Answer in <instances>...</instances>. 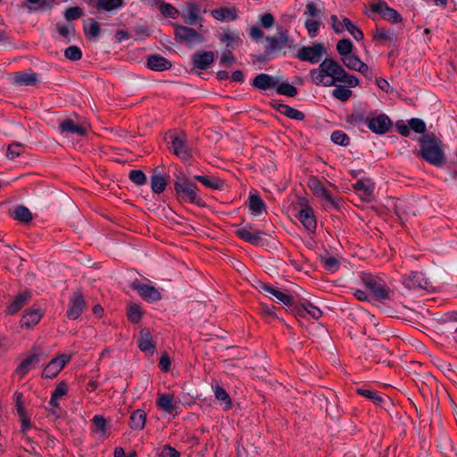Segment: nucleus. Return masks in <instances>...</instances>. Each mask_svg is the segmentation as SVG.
Returning a JSON list of instances; mask_svg holds the SVG:
<instances>
[{"label": "nucleus", "mask_w": 457, "mask_h": 457, "mask_svg": "<svg viewBox=\"0 0 457 457\" xmlns=\"http://www.w3.org/2000/svg\"><path fill=\"white\" fill-rule=\"evenodd\" d=\"M361 281L377 301L382 302L389 299V288L382 278L370 273H363L361 275Z\"/></svg>", "instance_id": "20e7f679"}, {"label": "nucleus", "mask_w": 457, "mask_h": 457, "mask_svg": "<svg viewBox=\"0 0 457 457\" xmlns=\"http://www.w3.org/2000/svg\"><path fill=\"white\" fill-rule=\"evenodd\" d=\"M260 21L263 28L269 29L273 25L274 18H273L272 14L267 12V13L261 15Z\"/></svg>", "instance_id": "774afa93"}, {"label": "nucleus", "mask_w": 457, "mask_h": 457, "mask_svg": "<svg viewBox=\"0 0 457 457\" xmlns=\"http://www.w3.org/2000/svg\"><path fill=\"white\" fill-rule=\"evenodd\" d=\"M10 215L13 220L29 222L32 220V214L30 211L22 205L14 207L10 211Z\"/></svg>", "instance_id": "e433bc0d"}, {"label": "nucleus", "mask_w": 457, "mask_h": 457, "mask_svg": "<svg viewBox=\"0 0 457 457\" xmlns=\"http://www.w3.org/2000/svg\"><path fill=\"white\" fill-rule=\"evenodd\" d=\"M156 406L158 409L172 413L175 411L173 395L169 394H159L156 399Z\"/></svg>", "instance_id": "72a5a7b5"}, {"label": "nucleus", "mask_w": 457, "mask_h": 457, "mask_svg": "<svg viewBox=\"0 0 457 457\" xmlns=\"http://www.w3.org/2000/svg\"><path fill=\"white\" fill-rule=\"evenodd\" d=\"M58 129L62 135H76L82 137L86 135L87 129L71 119H65L59 124Z\"/></svg>", "instance_id": "aec40b11"}, {"label": "nucleus", "mask_w": 457, "mask_h": 457, "mask_svg": "<svg viewBox=\"0 0 457 457\" xmlns=\"http://www.w3.org/2000/svg\"><path fill=\"white\" fill-rule=\"evenodd\" d=\"M255 288L260 292L264 294L266 296L271 295L279 303L287 306H291L293 303V297L282 291H279L260 280H256Z\"/></svg>", "instance_id": "f8f14e48"}, {"label": "nucleus", "mask_w": 457, "mask_h": 457, "mask_svg": "<svg viewBox=\"0 0 457 457\" xmlns=\"http://www.w3.org/2000/svg\"><path fill=\"white\" fill-rule=\"evenodd\" d=\"M356 393L369 400H370L376 405H380L384 399L383 397L377 392L366 388H358Z\"/></svg>", "instance_id": "c03bdc74"}, {"label": "nucleus", "mask_w": 457, "mask_h": 457, "mask_svg": "<svg viewBox=\"0 0 457 457\" xmlns=\"http://www.w3.org/2000/svg\"><path fill=\"white\" fill-rule=\"evenodd\" d=\"M161 457H180L179 452H178L175 448L170 445H164L162 449Z\"/></svg>", "instance_id": "338daca9"}, {"label": "nucleus", "mask_w": 457, "mask_h": 457, "mask_svg": "<svg viewBox=\"0 0 457 457\" xmlns=\"http://www.w3.org/2000/svg\"><path fill=\"white\" fill-rule=\"evenodd\" d=\"M397 38V36L394 30L386 29L384 28L378 29L377 28L374 32V40L386 43V42H395Z\"/></svg>", "instance_id": "4c0bfd02"}, {"label": "nucleus", "mask_w": 457, "mask_h": 457, "mask_svg": "<svg viewBox=\"0 0 457 457\" xmlns=\"http://www.w3.org/2000/svg\"><path fill=\"white\" fill-rule=\"evenodd\" d=\"M15 81L20 85L31 86L37 82V74L35 72H18Z\"/></svg>", "instance_id": "79ce46f5"}, {"label": "nucleus", "mask_w": 457, "mask_h": 457, "mask_svg": "<svg viewBox=\"0 0 457 457\" xmlns=\"http://www.w3.org/2000/svg\"><path fill=\"white\" fill-rule=\"evenodd\" d=\"M167 186L166 178L161 173H154L151 176V189L155 194L162 193Z\"/></svg>", "instance_id": "58836bf2"}, {"label": "nucleus", "mask_w": 457, "mask_h": 457, "mask_svg": "<svg viewBox=\"0 0 457 457\" xmlns=\"http://www.w3.org/2000/svg\"><path fill=\"white\" fill-rule=\"evenodd\" d=\"M278 94L293 97L297 94V88L289 83H278L275 87Z\"/></svg>", "instance_id": "8fccbe9b"}, {"label": "nucleus", "mask_w": 457, "mask_h": 457, "mask_svg": "<svg viewBox=\"0 0 457 457\" xmlns=\"http://www.w3.org/2000/svg\"><path fill=\"white\" fill-rule=\"evenodd\" d=\"M68 393V386L64 381L60 382L52 393L49 404L54 408H59V399Z\"/></svg>", "instance_id": "c9c22d12"}, {"label": "nucleus", "mask_w": 457, "mask_h": 457, "mask_svg": "<svg viewBox=\"0 0 457 457\" xmlns=\"http://www.w3.org/2000/svg\"><path fill=\"white\" fill-rule=\"evenodd\" d=\"M83 15V10L80 7H70L65 12V19L67 21H74Z\"/></svg>", "instance_id": "e2e57ef3"}, {"label": "nucleus", "mask_w": 457, "mask_h": 457, "mask_svg": "<svg viewBox=\"0 0 457 457\" xmlns=\"http://www.w3.org/2000/svg\"><path fill=\"white\" fill-rule=\"evenodd\" d=\"M335 87V89L331 93V96L334 98L340 100L341 102H346L350 99L353 94L352 90L340 84H337Z\"/></svg>", "instance_id": "a18cd8bd"}, {"label": "nucleus", "mask_w": 457, "mask_h": 457, "mask_svg": "<svg viewBox=\"0 0 457 457\" xmlns=\"http://www.w3.org/2000/svg\"><path fill=\"white\" fill-rule=\"evenodd\" d=\"M127 315L132 323H138L142 318V311L140 306L137 304L129 305L127 310Z\"/></svg>", "instance_id": "603ef678"}, {"label": "nucleus", "mask_w": 457, "mask_h": 457, "mask_svg": "<svg viewBox=\"0 0 457 457\" xmlns=\"http://www.w3.org/2000/svg\"><path fill=\"white\" fill-rule=\"evenodd\" d=\"M353 187L356 192L360 193V196L364 201L370 200L375 189V184L368 178L357 180Z\"/></svg>", "instance_id": "393cba45"}, {"label": "nucleus", "mask_w": 457, "mask_h": 457, "mask_svg": "<svg viewBox=\"0 0 457 457\" xmlns=\"http://www.w3.org/2000/svg\"><path fill=\"white\" fill-rule=\"evenodd\" d=\"M64 55L71 61H79L82 57L81 50L76 46H71L66 48Z\"/></svg>", "instance_id": "13d9d810"}, {"label": "nucleus", "mask_w": 457, "mask_h": 457, "mask_svg": "<svg viewBox=\"0 0 457 457\" xmlns=\"http://www.w3.org/2000/svg\"><path fill=\"white\" fill-rule=\"evenodd\" d=\"M410 129L416 133L422 134L426 131L425 122L419 118H411L409 121Z\"/></svg>", "instance_id": "bf43d9fd"}, {"label": "nucleus", "mask_w": 457, "mask_h": 457, "mask_svg": "<svg viewBox=\"0 0 457 457\" xmlns=\"http://www.w3.org/2000/svg\"><path fill=\"white\" fill-rule=\"evenodd\" d=\"M305 29L311 37H315L318 35L320 29V22L314 20H307L304 23Z\"/></svg>", "instance_id": "052dcab7"}, {"label": "nucleus", "mask_w": 457, "mask_h": 457, "mask_svg": "<svg viewBox=\"0 0 457 457\" xmlns=\"http://www.w3.org/2000/svg\"><path fill=\"white\" fill-rule=\"evenodd\" d=\"M215 399L220 403L224 411H228L232 407V400L226 390L219 384L212 386Z\"/></svg>", "instance_id": "c85d7f7f"}, {"label": "nucleus", "mask_w": 457, "mask_h": 457, "mask_svg": "<svg viewBox=\"0 0 457 457\" xmlns=\"http://www.w3.org/2000/svg\"><path fill=\"white\" fill-rule=\"evenodd\" d=\"M24 151V146L20 143H12L9 145L6 156L8 159L13 160L16 157H19Z\"/></svg>", "instance_id": "5fc2aeb1"}, {"label": "nucleus", "mask_w": 457, "mask_h": 457, "mask_svg": "<svg viewBox=\"0 0 457 457\" xmlns=\"http://www.w3.org/2000/svg\"><path fill=\"white\" fill-rule=\"evenodd\" d=\"M146 421V413L140 409H137L130 414L129 427L133 430H142L145 428Z\"/></svg>", "instance_id": "2f4dec72"}, {"label": "nucleus", "mask_w": 457, "mask_h": 457, "mask_svg": "<svg viewBox=\"0 0 457 457\" xmlns=\"http://www.w3.org/2000/svg\"><path fill=\"white\" fill-rule=\"evenodd\" d=\"M174 189L178 195L190 204L201 205L198 187L186 177H179L174 183Z\"/></svg>", "instance_id": "7ed1b4c3"}, {"label": "nucleus", "mask_w": 457, "mask_h": 457, "mask_svg": "<svg viewBox=\"0 0 457 457\" xmlns=\"http://www.w3.org/2000/svg\"><path fill=\"white\" fill-rule=\"evenodd\" d=\"M85 300L80 293L75 292L70 298L67 317L71 320L78 319L84 309Z\"/></svg>", "instance_id": "a211bd4d"}, {"label": "nucleus", "mask_w": 457, "mask_h": 457, "mask_svg": "<svg viewBox=\"0 0 457 457\" xmlns=\"http://www.w3.org/2000/svg\"><path fill=\"white\" fill-rule=\"evenodd\" d=\"M200 8L195 4H189L183 12L184 21L188 25H195L200 17Z\"/></svg>", "instance_id": "f704fd0d"}, {"label": "nucleus", "mask_w": 457, "mask_h": 457, "mask_svg": "<svg viewBox=\"0 0 457 457\" xmlns=\"http://www.w3.org/2000/svg\"><path fill=\"white\" fill-rule=\"evenodd\" d=\"M219 39L227 45V47L234 48V43L239 40V37L230 32L220 34Z\"/></svg>", "instance_id": "0e129e2a"}, {"label": "nucleus", "mask_w": 457, "mask_h": 457, "mask_svg": "<svg viewBox=\"0 0 457 457\" xmlns=\"http://www.w3.org/2000/svg\"><path fill=\"white\" fill-rule=\"evenodd\" d=\"M417 156L436 167L441 168L446 162L445 145L436 137L424 136L420 140Z\"/></svg>", "instance_id": "f03ea898"}, {"label": "nucleus", "mask_w": 457, "mask_h": 457, "mask_svg": "<svg viewBox=\"0 0 457 457\" xmlns=\"http://www.w3.org/2000/svg\"><path fill=\"white\" fill-rule=\"evenodd\" d=\"M330 21L332 29L336 33L339 34L345 31V23L343 22V20L340 21L337 15H331Z\"/></svg>", "instance_id": "69168bd1"}, {"label": "nucleus", "mask_w": 457, "mask_h": 457, "mask_svg": "<svg viewBox=\"0 0 457 457\" xmlns=\"http://www.w3.org/2000/svg\"><path fill=\"white\" fill-rule=\"evenodd\" d=\"M321 263L323 268L330 273L337 271L340 268L339 260L334 256L321 258Z\"/></svg>", "instance_id": "09e8293b"}, {"label": "nucleus", "mask_w": 457, "mask_h": 457, "mask_svg": "<svg viewBox=\"0 0 457 457\" xmlns=\"http://www.w3.org/2000/svg\"><path fill=\"white\" fill-rule=\"evenodd\" d=\"M310 77L315 85L328 87L340 83L354 87L359 84L356 76L348 74L337 61L331 58L324 59L317 68L311 70Z\"/></svg>", "instance_id": "f257e3e1"}, {"label": "nucleus", "mask_w": 457, "mask_h": 457, "mask_svg": "<svg viewBox=\"0 0 457 457\" xmlns=\"http://www.w3.org/2000/svg\"><path fill=\"white\" fill-rule=\"evenodd\" d=\"M324 54V46L320 44H314L311 46H303L297 52V58L303 62H309L312 64L318 63Z\"/></svg>", "instance_id": "9b49d317"}, {"label": "nucleus", "mask_w": 457, "mask_h": 457, "mask_svg": "<svg viewBox=\"0 0 457 457\" xmlns=\"http://www.w3.org/2000/svg\"><path fill=\"white\" fill-rule=\"evenodd\" d=\"M358 120H364L363 115L359 114ZM365 122L373 133L378 135L386 133L392 126L390 119L384 113L379 114L377 117L366 118Z\"/></svg>", "instance_id": "39448f33"}, {"label": "nucleus", "mask_w": 457, "mask_h": 457, "mask_svg": "<svg viewBox=\"0 0 457 457\" xmlns=\"http://www.w3.org/2000/svg\"><path fill=\"white\" fill-rule=\"evenodd\" d=\"M71 360V354H61L52 359L44 368L42 377L45 378H55L65 365Z\"/></svg>", "instance_id": "6e6552de"}, {"label": "nucleus", "mask_w": 457, "mask_h": 457, "mask_svg": "<svg viewBox=\"0 0 457 457\" xmlns=\"http://www.w3.org/2000/svg\"><path fill=\"white\" fill-rule=\"evenodd\" d=\"M343 22L345 23V30H347L353 37L357 40L361 41L363 39V32L355 25L353 24L348 18L344 17Z\"/></svg>", "instance_id": "49530a36"}, {"label": "nucleus", "mask_w": 457, "mask_h": 457, "mask_svg": "<svg viewBox=\"0 0 457 457\" xmlns=\"http://www.w3.org/2000/svg\"><path fill=\"white\" fill-rule=\"evenodd\" d=\"M235 234L245 242L253 245H259L261 244L262 236L265 233L261 230L253 231V225L246 223L244 226H237Z\"/></svg>", "instance_id": "1a4fd4ad"}, {"label": "nucleus", "mask_w": 457, "mask_h": 457, "mask_svg": "<svg viewBox=\"0 0 457 457\" xmlns=\"http://www.w3.org/2000/svg\"><path fill=\"white\" fill-rule=\"evenodd\" d=\"M43 352L37 346L32 347V353L29 354L16 368L15 374L24 377L31 370L35 369L40 362Z\"/></svg>", "instance_id": "0eeeda50"}, {"label": "nucleus", "mask_w": 457, "mask_h": 457, "mask_svg": "<svg viewBox=\"0 0 457 457\" xmlns=\"http://www.w3.org/2000/svg\"><path fill=\"white\" fill-rule=\"evenodd\" d=\"M138 348L145 353H153L154 351V345L150 331L147 328H144L140 331L137 338Z\"/></svg>", "instance_id": "c756f323"}, {"label": "nucleus", "mask_w": 457, "mask_h": 457, "mask_svg": "<svg viewBox=\"0 0 457 457\" xmlns=\"http://www.w3.org/2000/svg\"><path fill=\"white\" fill-rule=\"evenodd\" d=\"M123 6V0H98L96 8L105 12H112Z\"/></svg>", "instance_id": "37998d69"}, {"label": "nucleus", "mask_w": 457, "mask_h": 457, "mask_svg": "<svg viewBox=\"0 0 457 457\" xmlns=\"http://www.w3.org/2000/svg\"><path fill=\"white\" fill-rule=\"evenodd\" d=\"M248 207L250 211L255 215L262 214L265 212L266 209L263 200L257 195H251L249 196Z\"/></svg>", "instance_id": "ea45409f"}, {"label": "nucleus", "mask_w": 457, "mask_h": 457, "mask_svg": "<svg viewBox=\"0 0 457 457\" xmlns=\"http://www.w3.org/2000/svg\"><path fill=\"white\" fill-rule=\"evenodd\" d=\"M85 34L88 37H96L100 33V26L93 19L88 20V23L84 26Z\"/></svg>", "instance_id": "864d4df0"}, {"label": "nucleus", "mask_w": 457, "mask_h": 457, "mask_svg": "<svg viewBox=\"0 0 457 457\" xmlns=\"http://www.w3.org/2000/svg\"><path fill=\"white\" fill-rule=\"evenodd\" d=\"M308 185L316 196L324 199L333 206H337V204L336 198L320 179L317 178H312L310 179Z\"/></svg>", "instance_id": "dca6fc26"}, {"label": "nucleus", "mask_w": 457, "mask_h": 457, "mask_svg": "<svg viewBox=\"0 0 457 457\" xmlns=\"http://www.w3.org/2000/svg\"><path fill=\"white\" fill-rule=\"evenodd\" d=\"M129 178L138 186L144 185L146 182V176L141 170H132L129 174Z\"/></svg>", "instance_id": "6e6d98bb"}, {"label": "nucleus", "mask_w": 457, "mask_h": 457, "mask_svg": "<svg viewBox=\"0 0 457 457\" xmlns=\"http://www.w3.org/2000/svg\"><path fill=\"white\" fill-rule=\"evenodd\" d=\"M266 41L268 43L266 47L268 52H274L289 46V37L287 31H280L275 37H267Z\"/></svg>", "instance_id": "412c9836"}, {"label": "nucleus", "mask_w": 457, "mask_h": 457, "mask_svg": "<svg viewBox=\"0 0 457 457\" xmlns=\"http://www.w3.org/2000/svg\"><path fill=\"white\" fill-rule=\"evenodd\" d=\"M194 179L199 181L205 187L212 190H221L224 187V180L216 176L195 175Z\"/></svg>", "instance_id": "bb28decb"}, {"label": "nucleus", "mask_w": 457, "mask_h": 457, "mask_svg": "<svg viewBox=\"0 0 457 457\" xmlns=\"http://www.w3.org/2000/svg\"><path fill=\"white\" fill-rule=\"evenodd\" d=\"M147 67L155 71H163L170 69L171 63L159 54H152L147 58Z\"/></svg>", "instance_id": "cd10ccee"}, {"label": "nucleus", "mask_w": 457, "mask_h": 457, "mask_svg": "<svg viewBox=\"0 0 457 457\" xmlns=\"http://www.w3.org/2000/svg\"><path fill=\"white\" fill-rule=\"evenodd\" d=\"M131 288L136 290L146 302L154 303L162 298L161 293L154 287L143 284L137 280L132 282Z\"/></svg>", "instance_id": "2eb2a0df"}, {"label": "nucleus", "mask_w": 457, "mask_h": 457, "mask_svg": "<svg viewBox=\"0 0 457 457\" xmlns=\"http://www.w3.org/2000/svg\"><path fill=\"white\" fill-rule=\"evenodd\" d=\"M174 32L176 38L180 42H185L190 45L201 44L204 42V37L192 28L177 25Z\"/></svg>", "instance_id": "4468645a"}, {"label": "nucleus", "mask_w": 457, "mask_h": 457, "mask_svg": "<svg viewBox=\"0 0 457 457\" xmlns=\"http://www.w3.org/2000/svg\"><path fill=\"white\" fill-rule=\"evenodd\" d=\"M42 312L39 309H28L21 320V327L30 328L37 324L42 318Z\"/></svg>", "instance_id": "7c9ffc66"}, {"label": "nucleus", "mask_w": 457, "mask_h": 457, "mask_svg": "<svg viewBox=\"0 0 457 457\" xmlns=\"http://www.w3.org/2000/svg\"><path fill=\"white\" fill-rule=\"evenodd\" d=\"M92 422L95 426V431L99 434L102 439H105L108 436L106 420L102 415H95Z\"/></svg>", "instance_id": "a19ab883"}, {"label": "nucleus", "mask_w": 457, "mask_h": 457, "mask_svg": "<svg viewBox=\"0 0 457 457\" xmlns=\"http://www.w3.org/2000/svg\"><path fill=\"white\" fill-rule=\"evenodd\" d=\"M370 10L373 12L380 14L384 20L391 23L396 24L403 21L401 14L395 9L389 7L384 0L372 3L370 4Z\"/></svg>", "instance_id": "423d86ee"}, {"label": "nucleus", "mask_w": 457, "mask_h": 457, "mask_svg": "<svg viewBox=\"0 0 457 457\" xmlns=\"http://www.w3.org/2000/svg\"><path fill=\"white\" fill-rule=\"evenodd\" d=\"M211 15L220 22H230L237 19V9L234 6H221L211 11Z\"/></svg>", "instance_id": "4be33fe9"}, {"label": "nucleus", "mask_w": 457, "mask_h": 457, "mask_svg": "<svg viewBox=\"0 0 457 457\" xmlns=\"http://www.w3.org/2000/svg\"><path fill=\"white\" fill-rule=\"evenodd\" d=\"M159 9H160L161 13L164 17L175 19L179 14L178 10L175 7H173L171 4H167V3L161 4L159 6Z\"/></svg>", "instance_id": "4d7b16f0"}, {"label": "nucleus", "mask_w": 457, "mask_h": 457, "mask_svg": "<svg viewBox=\"0 0 457 457\" xmlns=\"http://www.w3.org/2000/svg\"><path fill=\"white\" fill-rule=\"evenodd\" d=\"M303 309L305 312L311 315L313 319H320L322 316V312L320 308L314 306L311 303H307L303 305Z\"/></svg>", "instance_id": "680f3d73"}, {"label": "nucleus", "mask_w": 457, "mask_h": 457, "mask_svg": "<svg viewBox=\"0 0 457 457\" xmlns=\"http://www.w3.org/2000/svg\"><path fill=\"white\" fill-rule=\"evenodd\" d=\"M333 143L342 146H347L350 144V137L342 130H336L331 134Z\"/></svg>", "instance_id": "3c124183"}, {"label": "nucleus", "mask_w": 457, "mask_h": 457, "mask_svg": "<svg viewBox=\"0 0 457 457\" xmlns=\"http://www.w3.org/2000/svg\"><path fill=\"white\" fill-rule=\"evenodd\" d=\"M272 106L274 109L279 113L285 115L286 117L295 120H303L305 117L304 113L297 109H295L287 104H280V103H273Z\"/></svg>", "instance_id": "a878e982"}, {"label": "nucleus", "mask_w": 457, "mask_h": 457, "mask_svg": "<svg viewBox=\"0 0 457 457\" xmlns=\"http://www.w3.org/2000/svg\"><path fill=\"white\" fill-rule=\"evenodd\" d=\"M403 283L405 287L412 290H428L431 287V285L429 281L425 278V275L419 271H411L408 275H405L403 278Z\"/></svg>", "instance_id": "ddd939ff"}, {"label": "nucleus", "mask_w": 457, "mask_h": 457, "mask_svg": "<svg viewBox=\"0 0 457 457\" xmlns=\"http://www.w3.org/2000/svg\"><path fill=\"white\" fill-rule=\"evenodd\" d=\"M170 150L182 160H187L190 153L183 133L174 134L170 137Z\"/></svg>", "instance_id": "9d476101"}, {"label": "nucleus", "mask_w": 457, "mask_h": 457, "mask_svg": "<svg viewBox=\"0 0 457 457\" xmlns=\"http://www.w3.org/2000/svg\"><path fill=\"white\" fill-rule=\"evenodd\" d=\"M278 83V79L270 74L260 73L253 80V86L260 90L273 89Z\"/></svg>", "instance_id": "5701e85b"}, {"label": "nucleus", "mask_w": 457, "mask_h": 457, "mask_svg": "<svg viewBox=\"0 0 457 457\" xmlns=\"http://www.w3.org/2000/svg\"><path fill=\"white\" fill-rule=\"evenodd\" d=\"M29 298V293H20L7 306V312L11 315L17 313L25 304H27Z\"/></svg>", "instance_id": "473e14b6"}, {"label": "nucleus", "mask_w": 457, "mask_h": 457, "mask_svg": "<svg viewBox=\"0 0 457 457\" xmlns=\"http://www.w3.org/2000/svg\"><path fill=\"white\" fill-rule=\"evenodd\" d=\"M298 219L306 230L315 232L317 220L313 209L308 204H303L298 213Z\"/></svg>", "instance_id": "f3484780"}, {"label": "nucleus", "mask_w": 457, "mask_h": 457, "mask_svg": "<svg viewBox=\"0 0 457 457\" xmlns=\"http://www.w3.org/2000/svg\"><path fill=\"white\" fill-rule=\"evenodd\" d=\"M214 61V54L212 51H198L192 55L193 69L206 70Z\"/></svg>", "instance_id": "6ab92c4d"}, {"label": "nucleus", "mask_w": 457, "mask_h": 457, "mask_svg": "<svg viewBox=\"0 0 457 457\" xmlns=\"http://www.w3.org/2000/svg\"><path fill=\"white\" fill-rule=\"evenodd\" d=\"M343 64L353 71H357L363 75L369 73L370 69L366 63H364L357 55L351 54L341 58Z\"/></svg>", "instance_id": "b1692460"}, {"label": "nucleus", "mask_w": 457, "mask_h": 457, "mask_svg": "<svg viewBox=\"0 0 457 457\" xmlns=\"http://www.w3.org/2000/svg\"><path fill=\"white\" fill-rule=\"evenodd\" d=\"M353 45L350 39L344 38L337 42V51L341 58L351 54L353 52Z\"/></svg>", "instance_id": "de8ad7c7"}]
</instances>
